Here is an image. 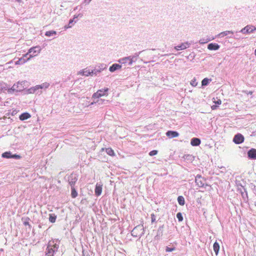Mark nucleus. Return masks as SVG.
<instances>
[{
  "instance_id": "f257e3e1",
  "label": "nucleus",
  "mask_w": 256,
  "mask_h": 256,
  "mask_svg": "<svg viewBox=\"0 0 256 256\" xmlns=\"http://www.w3.org/2000/svg\"><path fill=\"white\" fill-rule=\"evenodd\" d=\"M50 84L48 82H44L40 85H37L34 87L31 88L26 90L24 94H32L35 95H40L42 94V90L48 88Z\"/></svg>"
},
{
  "instance_id": "f03ea898",
  "label": "nucleus",
  "mask_w": 256,
  "mask_h": 256,
  "mask_svg": "<svg viewBox=\"0 0 256 256\" xmlns=\"http://www.w3.org/2000/svg\"><path fill=\"white\" fill-rule=\"evenodd\" d=\"M86 98L87 100L85 104L86 106H90L96 105L97 106H100L102 104H106L108 100L106 101L102 99L100 97H84Z\"/></svg>"
},
{
  "instance_id": "7ed1b4c3",
  "label": "nucleus",
  "mask_w": 256,
  "mask_h": 256,
  "mask_svg": "<svg viewBox=\"0 0 256 256\" xmlns=\"http://www.w3.org/2000/svg\"><path fill=\"white\" fill-rule=\"evenodd\" d=\"M28 82L26 80H23L22 82H18L16 84H14L11 88L8 90V94H13L14 92H18L22 90L24 86H28Z\"/></svg>"
},
{
  "instance_id": "20e7f679",
  "label": "nucleus",
  "mask_w": 256,
  "mask_h": 256,
  "mask_svg": "<svg viewBox=\"0 0 256 256\" xmlns=\"http://www.w3.org/2000/svg\"><path fill=\"white\" fill-rule=\"evenodd\" d=\"M58 245L54 244V241L49 242L46 248V256H54V254L58 250Z\"/></svg>"
},
{
  "instance_id": "39448f33",
  "label": "nucleus",
  "mask_w": 256,
  "mask_h": 256,
  "mask_svg": "<svg viewBox=\"0 0 256 256\" xmlns=\"http://www.w3.org/2000/svg\"><path fill=\"white\" fill-rule=\"evenodd\" d=\"M42 48L39 46H36L30 48L28 52L24 55V57H26L30 54L29 57L28 58V60H30L32 58L36 56L41 52Z\"/></svg>"
},
{
  "instance_id": "423d86ee",
  "label": "nucleus",
  "mask_w": 256,
  "mask_h": 256,
  "mask_svg": "<svg viewBox=\"0 0 256 256\" xmlns=\"http://www.w3.org/2000/svg\"><path fill=\"white\" fill-rule=\"evenodd\" d=\"M144 228L142 225H138L136 226L131 232L132 235L134 237H140L144 234Z\"/></svg>"
},
{
  "instance_id": "0eeeda50",
  "label": "nucleus",
  "mask_w": 256,
  "mask_h": 256,
  "mask_svg": "<svg viewBox=\"0 0 256 256\" xmlns=\"http://www.w3.org/2000/svg\"><path fill=\"white\" fill-rule=\"evenodd\" d=\"M206 179L202 178L200 175L198 174L196 176L195 182L198 187H204L206 184Z\"/></svg>"
},
{
  "instance_id": "6e6552de",
  "label": "nucleus",
  "mask_w": 256,
  "mask_h": 256,
  "mask_svg": "<svg viewBox=\"0 0 256 256\" xmlns=\"http://www.w3.org/2000/svg\"><path fill=\"white\" fill-rule=\"evenodd\" d=\"M78 74L88 76H92L93 74L96 75V72H94L92 70L90 71V70L84 68L79 71L78 73Z\"/></svg>"
},
{
  "instance_id": "1a4fd4ad",
  "label": "nucleus",
  "mask_w": 256,
  "mask_h": 256,
  "mask_svg": "<svg viewBox=\"0 0 256 256\" xmlns=\"http://www.w3.org/2000/svg\"><path fill=\"white\" fill-rule=\"evenodd\" d=\"M256 30V28L252 25H248L240 30V32L242 34H250L252 32Z\"/></svg>"
},
{
  "instance_id": "9d476101",
  "label": "nucleus",
  "mask_w": 256,
  "mask_h": 256,
  "mask_svg": "<svg viewBox=\"0 0 256 256\" xmlns=\"http://www.w3.org/2000/svg\"><path fill=\"white\" fill-rule=\"evenodd\" d=\"M244 136L240 134H236L233 138V142L236 144H242L244 141Z\"/></svg>"
},
{
  "instance_id": "9b49d317",
  "label": "nucleus",
  "mask_w": 256,
  "mask_h": 256,
  "mask_svg": "<svg viewBox=\"0 0 256 256\" xmlns=\"http://www.w3.org/2000/svg\"><path fill=\"white\" fill-rule=\"evenodd\" d=\"M78 180V178L76 174H71L68 177V182L71 187H74L76 182Z\"/></svg>"
},
{
  "instance_id": "f8f14e48",
  "label": "nucleus",
  "mask_w": 256,
  "mask_h": 256,
  "mask_svg": "<svg viewBox=\"0 0 256 256\" xmlns=\"http://www.w3.org/2000/svg\"><path fill=\"white\" fill-rule=\"evenodd\" d=\"M108 88H104L101 90H99L94 94L93 96H104L108 95Z\"/></svg>"
},
{
  "instance_id": "ddd939ff",
  "label": "nucleus",
  "mask_w": 256,
  "mask_h": 256,
  "mask_svg": "<svg viewBox=\"0 0 256 256\" xmlns=\"http://www.w3.org/2000/svg\"><path fill=\"white\" fill-rule=\"evenodd\" d=\"M190 46V44H189L188 42H185L182 44H180L179 46H176L174 47V49L179 50H185L188 48H189Z\"/></svg>"
},
{
  "instance_id": "4468645a",
  "label": "nucleus",
  "mask_w": 256,
  "mask_h": 256,
  "mask_svg": "<svg viewBox=\"0 0 256 256\" xmlns=\"http://www.w3.org/2000/svg\"><path fill=\"white\" fill-rule=\"evenodd\" d=\"M212 100L213 102L215 103L216 104L212 106L211 108L212 110H216L218 106L221 104L222 102L221 100L218 99V97H213Z\"/></svg>"
},
{
  "instance_id": "2eb2a0df",
  "label": "nucleus",
  "mask_w": 256,
  "mask_h": 256,
  "mask_svg": "<svg viewBox=\"0 0 256 256\" xmlns=\"http://www.w3.org/2000/svg\"><path fill=\"white\" fill-rule=\"evenodd\" d=\"M166 135L170 138H174L178 137L179 136V134L176 131L168 130L166 132Z\"/></svg>"
},
{
  "instance_id": "dca6fc26",
  "label": "nucleus",
  "mask_w": 256,
  "mask_h": 256,
  "mask_svg": "<svg viewBox=\"0 0 256 256\" xmlns=\"http://www.w3.org/2000/svg\"><path fill=\"white\" fill-rule=\"evenodd\" d=\"M248 157L252 159H256V149L252 148L248 152Z\"/></svg>"
},
{
  "instance_id": "f3484780",
  "label": "nucleus",
  "mask_w": 256,
  "mask_h": 256,
  "mask_svg": "<svg viewBox=\"0 0 256 256\" xmlns=\"http://www.w3.org/2000/svg\"><path fill=\"white\" fill-rule=\"evenodd\" d=\"M208 48L210 50H218L220 48V46L217 44L210 43L208 46Z\"/></svg>"
},
{
  "instance_id": "a211bd4d",
  "label": "nucleus",
  "mask_w": 256,
  "mask_h": 256,
  "mask_svg": "<svg viewBox=\"0 0 256 256\" xmlns=\"http://www.w3.org/2000/svg\"><path fill=\"white\" fill-rule=\"evenodd\" d=\"M212 78H206L202 80L201 82V86L202 87L206 86H208L210 84V82H212Z\"/></svg>"
},
{
  "instance_id": "6ab92c4d",
  "label": "nucleus",
  "mask_w": 256,
  "mask_h": 256,
  "mask_svg": "<svg viewBox=\"0 0 256 256\" xmlns=\"http://www.w3.org/2000/svg\"><path fill=\"white\" fill-rule=\"evenodd\" d=\"M94 192L96 196L100 195L102 192V185L100 184H96Z\"/></svg>"
},
{
  "instance_id": "aec40b11",
  "label": "nucleus",
  "mask_w": 256,
  "mask_h": 256,
  "mask_svg": "<svg viewBox=\"0 0 256 256\" xmlns=\"http://www.w3.org/2000/svg\"><path fill=\"white\" fill-rule=\"evenodd\" d=\"M200 144V140L198 138H192L190 140V144L192 146H198Z\"/></svg>"
},
{
  "instance_id": "412c9836",
  "label": "nucleus",
  "mask_w": 256,
  "mask_h": 256,
  "mask_svg": "<svg viewBox=\"0 0 256 256\" xmlns=\"http://www.w3.org/2000/svg\"><path fill=\"white\" fill-rule=\"evenodd\" d=\"M122 68V66L118 64H114L111 66H110L109 70L110 72H114L117 70H119Z\"/></svg>"
},
{
  "instance_id": "4be33fe9",
  "label": "nucleus",
  "mask_w": 256,
  "mask_h": 256,
  "mask_svg": "<svg viewBox=\"0 0 256 256\" xmlns=\"http://www.w3.org/2000/svg\"><path fill=\"white\" fill-rule=\"evenodd\" d=\"M25 57H24V56L18 59V60H17L16 62V65H18V64H24L26 63L27 61H28V58L26 60L24 58Z\"/></svg>"
},
{
  "instance_id": "5701e85b",
  "label": "nucleus",
  "mask_w": 256,
  "mask_h": 256,
  "mask_svg": "<svg viewBox=\"0 0 256 256\" xmlns=\"http://www.w3.org/2000/svg\"><path fill=\"white\" fill-rule=\"evenodd\" d=\"M30 117V115L28 113L24 112V113L22 114L20 116V119L22 120H24L28 119Z\"/></svg>"
},
{
  "instance_id": "b1692460",
  "label": "nucleus",
  "mask_w": 256,
  "mask_h": 256,
  "mask_svg": "<svg viewBox=\"0 0 256 256\" xmlns=\"http://www.w3.org/2000/svg\"><path fill=\"white\" fill-rule=\"evenodd\" d=\"M134 56L126 57L124 58V60H128V64L130 66L132 64V62L135 61L134 60Z\"/></svg>"
},
{
  "instance_id": "393cba45",
  "label": "nucleus",
  "mask_w": 256,
  "mask_h": 256,
  "mask_svg": "<svg viewBox=\"0 0 256 256\" xmlns=\"http://www.w3.org/2000/svg\"><path fill=\"white\" fill-rule=\"evenodd\" d=\"M213 248L216 255H218L220 249L219 244L217 242H215L214 244Z\"/></svg>"
},
{
  "instance_id": "a878e982",
  "label": "nucleus",
  "mask_w": 256,
  "mask_h": 256,
  "mask_svg": "<svg viewBox=\"0 0 256 256\" xmlns=\"http://www.w3.org/2000/svg\"><path fill=\"white\" fill-rule=\"evenodd\" d=\"M178 201L180 205L184 206L185 203L184 198L182 196H179L178 198Z\"/></svg>"
},
{
  "instance_id": "bb28decb",
  "label": "nucleus",
  "mask_w": 256,
  "mask_h": 256,
  "mask_svg": "<svg viewBox=\"0 0 256 256\" xmlns=\"http://www.w3.org/2000/svg\"><path fill=\"white\" fill-rule=\"evenodd\" d=\"M233 34V32L232 31H230V30H226V31H225V32H223L221 33H220L219 34V36L221 37H224V36H226L227 35H228V34Z\"/></svg>"
},
{
  "instance_id": "cd10ccee",
  "label": "nucleus",
  "mask_w": 256,
  "mask_h": 256,
  "mask_svg": "<svg viewBox=\"0 0 256 256\" xmlns=\"http://www.w3.org/2000/svg\"><path fill=\"white\" fill-rule=\"evenodd\" d=\"M2 157L6 158H12V154L10 152H6L2 154Z\"/></svg>"
},
{
  "instance_id": "c85d7f7f",
  "label": "nucleus",
  "mask_w": 256,
  "mask_h": 256,
  "mask_svg": "<svg viewBox=\"0 0 256 256\" xmlns=\"http://www.w3.org/2000/svg\"><path fill=\"white\" fill-rule=\"evenodd\" d=\"M56 216L54 214H50L49 215V220L51 222H56Z\"/></svg>"
},
{
  "instance_id": "c756f323",
  "label": "nucleus",
  "mask_w": 256,
  "mask_h": 256,
  "mask_svg": "<svg viewBox=\"0 0 256 256\" xmlns=\"http://www.w3.org/2000/svg\"><path fill=\"white\" fill-rule=\"evenodd\" d=\"M71 189H72V193H71V196H72V198H75L77 196H78V192H76V189L74 188V187H71Z\"/></svg>"
},
{
  "instance_id": "7c9ffc66",
  "label": "nucleus",
  "mask_w": 256,
  "mask_h": 256,
  "mask_svg": "<svg viewBox=\"0 0 256 256\" xmlns=\"http://www.w3.org/2000/svg\"><path fill=\"white\" fill-rule=\"evenodd\" d=\"M198 82L196 78H194L190 82V84L192 86H198Z\"/></svg>"
},
{
  "instance_id": "2f4dec72",
  "label": "nucleus",
  "mask_w": 256,
  "mask_h": 256,
  "mask_svg": "<svg viewBox=\"0 0 256 256\" xmlns=\"http://www.w3.org/2000/svg\"><path fill=\"white\" fill-rule=\"evenodd\" d=\"M106 152L107 153V154L110 156H113L114 155V151L111 148H106Z\"/></svg>"
},
{
  "instance_id": "473e14b6",
  "label": "nucleus",
  "mask_w": 256,
  "mask_h": 256,
  "mask_svg": "<svg viewBox=\"0 0 256 256\" xmlns=\"http://www.w3.org/2000/svg\"><path fill=\"white\" fill-rule=\"evenodd\" d=\"M56 34V32L54 30H50V31H48L46 32V34L45 35L47 36H52V35L53 34Z\"/></svg>"
},
{
  "instance_id": "72a5a7b5",
  "label": "nucleus",
  "mask_w": 256,
  "mask_h": 256,
  "mask_svg": "<svg viewBox=\"0 0 256 256\" xmlns=\"http://www.w3.org/2000/svg\"><path fill=\"white\" fill-rule=\"evenodd\" d=\"M74 22V19L72 20H70L69 22V24L68 26H64V28L66 30V29H68V28H72V23Z\"/></svg>"
},
{
  "instance_id": "f704fd0d",
  "label": "nucleus",
  "mask_w": 256,
  "mask_h": 256,
  "mask_svg": "<svg viewBox=\"0 0 256 256\" xmlns=\"http://www.w3.org/2000/svg\"><path fill=\"white\" fill-rule=\"evenodd\" d=\"M176 218L179 222H182L183 220V217L181 212H178L176 214Z\"/></svg>"
},
{
  "instance_id": "c9c22d12",
  "label": "nucleus",
  "mask_w": 256,
  "mask_h": 256,
  "mask_svg": "<svg viewBox=\"0 0 256 256\" xmlns=\"http://www.w3.org/2000/svg\"><path fill=\"white\" fill-rule=\"evenodd\" d=\"M105 68H106V66H102L98 70H93L92 71L96 72V74H97L98 73L100 72L103 70H104Z\"/></svg>"
},
{
  "instance_id": "e433bc0d",
  "label": "nucleus",
  "mask_w": 256,
  "mask_h": 256,
  "mask_svg": "<svg viewBox=\"0 0 256 256\" xmlns=\"http://www.w3.org/2000/svg\"><path fill=\"white\" fill-rule=\"evenodd\" d=\"M158 154V150H153L150 152L149 155L150 156H155Z\"/></svg>"
},
{
  "instance_id": "4c0bfd02",
  "label": "nucleus",
  "mask_w": 256,
  "mask_h": 256,
  "mask_svg": "<svg viewBox=\"0 0 256 256\" xmlns=\"http://www.w3.org/2000/svg\"><path fill=\"white\" fill-rule=\"evenodd\" d=\"M174 250H175L174 248H169V247L167 246L166 248V250L167 252H172Z\"/></svg>"
},
{
  "instance_id": "58836bf2",
  "label": "nucleus",
  "mask_w": 256,
  "mask_h": 256,
  "mask_svg": "<svg viewBox=\"0 0 256 256\" xmlns=\"http://www.w3.org/2000/svg\"><path fill=\"white\" fill-rule=\"evenodd\" d=\"M208 42V40H205L204 39H202L200 40L199 42L201 44H206Z\"/></svg>"
},
{
  "instance_id": "ea45409f",
  "label": "nucleus",
  "mask_w": 256,
  "mask_h": 256,
  "mask_svg": "<svg viewBox=\"0 0 256 256\" xmlns=\"http://www.w3.org/2000/svg\"><path fill=\"white\" fill-rule=\"evenodd\" d=\"M151 220L152 222H153L156 220V216L154 214H151Z\"/></svg>"
},
{
  "instance_id": "a19ab883",
  "label": "nucleus",
  "mask_w": 256,
  "mask_h": 256,
  "mask_svg": "<svg viewBox=\"0 0 256 256\" xmlns=\"http://www.w3.org/2000/svg\"><path fill=\"white\" fill-rule=\"evenodd\" d=\"M20 156L19 155L17 154H12V158H14L16 159H19Z\"/></svg>"
},
{
  "instance_id": "79ce46f5",
  "label": "nucleus",
  "mask_w": 256,
  "mask_h": 256,
  "mask_svg": "<svg viewBox=\"0 0 256 256\" xmlns=\"http://www.w3.org/2000/svg\"><path fill=\"white\" fill-rule=\"evenodd\" d=\"M6 90L5 88H0V94H2L3 92L4 93V91Z\"/></svg>"
},
{
  "instance_id": "37998d69",
  "label": "nucleus",
  "mask_w": 256,
  "mask_h": 256,
  "mask_svg": "<svg viewBox=\"0 0 256 256\" xmlns=\"http://www.w3.org/2000/svg\"><path fill=\"white\" fill-rule=\"evenodd\" d=\"M24 224L25 225V226H29V228H30V224H29V222H24Z\"/></svg>"
},
{
  "instance_id": "c03bdc74",
  "label": "nucleus",
  "mask_w": 256,
  "mask_h": 256,
  "mask_svg": "<svg viewBox=\"0 0 256 256\" xmlns=\"http://www.w3.org/2000/svg\"><path fill=\"white\" fill-rule=\"evenodd\" d=\"M128 62V60H124V58L121 60V62L124 64H126Z\"/></svg>"
},
{
  "instance_id": "a18cd8bd",
  "label": "nucleus",
  "mask_w": 256,
  "mask_h": 256,
  "mask_svg": "<svg viewBox=\"0 0 256 256\" xmlns=\"http://www.w3.org/2000/svg\"><path fill=\"white\" fill-rule=\"evenodd\" d=\"M254 54H255V56H256V50H254Z\"/></svg>"
},
{
  "instance_id": "49530a36",
  "label": "nucleus",
  "mask_w": 256,
  "mask_h": 256,
  "mask_svg": "<svg viewBox=\"0 0 256 256\" xmlns=\"http://www.w3.org/2000/svg\"><path fill=\"white\" fill-rule=\"evenodd\" d=\"M78 18V16H74V18Z\"/></svg>"
},
{
  "instance_id": "de8ad7c7",
  "label": "nucleus",
  "mask_w": 256,
  "mask_h": 256,
  "mask_svg": "<svg viewBox=\"0 0 256 256\" xmlns=\"http://www.w3.org/2000/svg\"><path fill=\"white\" fill-rule=\"evenodd\" d=\"M18 2H20L21 0H16Z\"/></svg>"
}]
</instances>
